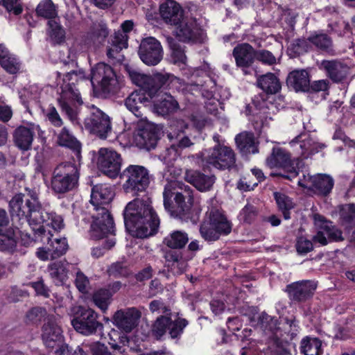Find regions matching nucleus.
Wrapping results in <instances>:
<instances>
[{
    "label": "nucleus",
    "instance_id": "f257e3e1",
    "mask_svg": "<svg viewBox=\"0 0 355 355\" xmlns=\"http://www.w3.org/2000/svg\"><path fill=\"white\" fill-rule=\"evenodd\" d=\"M123 216L126 229L137 238H147L157 232L159 218L147 196L130 202L125 208Z\"/></svg>",
    "mask_w": 355,
    "mask_h": 355
},
{
    "label": "nucleus",
    "instance_id": "f03ea898",
    "mask_svg": "<svg viewBox=\"0 0 355 355\" xmlns=\"http://www.w3.org/2000/svg\"><path fill=\"white\" fill-rule=\"evenodd\" d=\"M113 197L112 188L106 184H98L92 189L90 202L96 211L92 215L93 222L90 229V236L94 239H101L108 234H114L113 218L104 207L112 201Z\"/></svg>",
    "mask_w": 355,
    "mask_h": 355
},
{
    "label": "nucleus",
    "instance_id": "7ed1b4c3",
    "mask_svg": "<svg viewBox=\"0 0 355 355\" xmlns=\"http://www.w3.org/2000/svg\"><path fill=\"white\" fill-rule=\"evenodd\" d=\"M9 206L12 220H24L30 225L40 226L49 216L42 209L37 193L33 191L15 195L10 201Z\"/></svg>",
    "mask_w": 355,
    "mask_h": 355
},
{
    "label": "nucleus",
    "instance_id": "20e7f679",
    "mask_svg": "<svg viewBox=\"0 0 355 355\" xmlns=\"http://www.w3.org/2000/svg\"><path fill=\"white\" fill-rule=\"evenodd\" d=\"M164 205L171 215L187 218L193 203V190L184 183L172 180L164 187Z\"/></svg>",
    "mask_w": 355,
    "mask_h": 355
},
{
    "label": "nucleus",
    "instance_id": "39448f33",
    "mask_svg": "<svg viewBox=\"0 0 355 355\" xmlns=\"http://www.w3.org/2000/svg\"><path fill=\"white\" fill-rule=\"evenodd\" d=\"M83 80H84L83 73L73 69L67 72L63 78L64 84L62 86L60 98L58 99V102L62 111L66 113L72 122L76 121L77 114L76 111L69 105V102L83 103L79 89L76 87L78 83Z\"/></svg>",
    "mask_w": 355,
    "mask_h": 355
},
{
    "label": "nucleus",
    "instance_id": "423d86ee",
    "mask_svg": "<svg viewBox=\"0 0 355 355\" xmlns=\"http://www.w3.org/2000/svg\"><path fill=\"white\" fill-rule=\"evenodd\" d=\"M79 175V170L74 163H60L53 171L51 188L56 193L69 192L77 187Z\"/></svg>",
    "mask_w": 355,
    "mask_h": 355
},
{
    "label": "nucleus",
    "instance_id": "0eeeda50",
    "mask_svg": "<svg viewBox=\"0 0 355 355\" xmlns=\"http://www.w3.org/2000/svg\"><path fill=\"white\" fill-rule=\"evenodd\" d=\"M208 217L200 225L201 236L207 241H215L221 235L231 232L232 224L226 216L218 209L212 208L207 213Z\"/></svg>",
    "mask_w": 355,
    "mask_h": 355
},
{
    "label": "nucleus",
    "instance_id": "6e6552de",
    "mask_svg": "<svg viewBox=\"0 0 355 355\" xmlns=\"http://www.w3.org/2000/svg\"><path fill=\"white\" fill-rule=\"evenodd\" d=\"M120 178L124 180L123 189L125 192L133 195L144 192L150 184L148 170L139 165H130L120 173Z\"/></svg>",
    "mask_w": 355,
    "mask_h": 355
},
{
    "label": "nucleus",
    "instance_id": "1a4fd4ad",
    "mask_svg": "<svg viewBox=\"0 0 355 355\" xmlns=\"http://www.w3.org/2000/svg\"><path fill=\"white\" fill-rule=\"evenodd\" d=\"M129 76L132 82L141 89L139 91L147 94L151 99L162 87L169 85L173 76L168 73H156L151 76L138 73L134 70H128Z\"/></svg>",
    "mask_w": 355,
    "mask_h": 355
},
{
    "label": "nucleus",
    "instance_id": "9d476101",
    "mask_svg": "<svg viewBox=\"0 0 355 355\" xmlns=\"http://www.w3.org/2000/svg\"><path fill=\"white\" fill-rule=\"evenodd\" d=\"M266 164L270 168H282L289 174L284 175L286 179L297 176L302 166L300 157L292 159L289 152L280 147H273L270 155L266 159Z\"/></svg>",
    "mask_w": 355,
    "mask_h": 355
},
{
    "label": "nucleus",
    "instance_id": "9b49d317",
    "mask_svg": "<svg viewBox=\"0 0 355 355\" xmlns=\"http://www.w3.org/2000/svg\"><path fill=\"white\" fill-rule=\"evenodd\" d=\"M91 82L98 84L105 95L116 94L121 88L119 77L114 69L104 62L96 64L92 71Z\"/></svg>",
    "mask_w": 355,
    "mask_h": 355
},
{
    "label": "nucleus",
    "instance_id": "f8f14e48",
    "mask_svg": "<svg viewBox=\"0 0 355 355\" xmlns=\"http://www.w3.org/2000/svg\"><path fill=\"white\" fill-rule=\"evenodd\" d=\"M71 323L74 329L85 336L95 334L103 329V324L98 320V314L90 308L79 306Z\"/></svg>",
    "mask_w": 355,
    "mask_h": 355
},
{
    "label": "nucleus",
    "instance_id": "ddd939ff",
    "mask_svg": "<svg viewBox=\"0 0 355 355\" xmlns=\"http://www.w3.org/2000/svg\"><path fill=\"white\" fill-rule=\"evenodd\" d=\"M86 130L101 139H106L112 132L110 116L100 109L92 107L89 114L85 119Z\"/></svg>",
    "mask_w": 355,
    "mask_h": 355
},
{
    "label": "nucleus",
    "instance_id": "4468645a",
    "mask_svg": "<svg viewBox=\"0 0 355 355\" xmlns=\"http://www.w3.org/2000/svg\"><path fill=\"white\" fill-rule=\"evenodd\" d=\"M159 134V128L155 123L149 122L146 118L139 120L135 140L138 146L149 150L156 146Z\"/></svg>",
    "mask_w": 355,
    "mask_h": 355
},
{
    "label": "nucleus",
    "instance_id": "2eb2a0df",
    "mask_svg": "<svg viewBox=\"0 0 355 355\" xmlns=\"http://www.w3.org/2000/svg\"><path fill=\"white\" fill-rule=\"evenodd\" d=\"M97 164L102 173L109 178H115L120 173L122 158L114 150L101 148L98 150Z\"/></svg>",
    "mask_w": 355,
    "mask_h": 355
},
{
    "label": "nucleus",
    "instance_id": "dca6fc26",
    "mask_svg": "<svg viewBox=\"0 0 355 355\" xmlns=\"http://www.w3.org/2000/svg\"><path fill=\"white\" fill-rule=\"evenodd\" d=\"M207 162L219 170H230L236 166V155L230 147L218 144L207 156Z\"/></svg>",
    "mask_w": 355,
    "mask_h": 355
},
{
    "label": "nucleus",
    "instance_id": "f3484780",
    "mask_svg": "<svg viewBox=\"0 0 355 355\" xmlns=\"http://www.w3.org/2000/svg\"><path fill=\"white\" fill-rule=\"evenodd\" d=\"M138 54L141 61L146 65L155 66L162 60V46L156 38L148 37L141 40Z\"/></svg>",
    "mask_w": 355,
    "mask_h": 355
},
{
    "label": "nucleus",
    "instance_id": "a211bd4d",
    "mask_svg": "<svg viewBox=\"0 0 355 355\" xmlns=\"http://www.w3.org/2000/svg\"><path fill=\"white\" fill-rule=\"evenodd\" d=\"M297 184L303 188H307L313 191L318 195L327 196L331 193L334 187V181L330 175L326 174H318L315 175L304 174L303 179H300Z\"/></svg>",
    "mask_w": 355,
    "mask_h": 355
},
{
    "label": "nucleus",
    "instance_id": "6ab92c4d",
    "mask_svg": "<svg viewBox=\"0 0 355 355\" xmlns=\"http://www.w3.org/2000/svg\"><path fill=\"white\" fill-rule=\"evenodd\" d=\"M317 286L318 284L315 281L302 280L287 285L286 292L291 301L304 302L313 296Z\"/></svg>",
    "mask_w": 355,
    "mask_h": 355
},
{
    "label": "nucleus",
    "instance_id": "aec40b11",
    "mask_svg": "<svg viewBox=\"0 0 355 355\" xmlns=\"http://www.w3.org/2000/svg\"><path fill=\"white\" fill-rule=\"evenodd\" d=\"M174 35L180 42L184 43L201 42L203 40V31L192 21L184 18L175 26Z\"/></svg>",
    "mask_w": 355,
    "mask_h": 355
},
{
    "label": "nucleus",
    "instance_id": "412c9836",
    "mask_svg": "<svg viewBox=\"0 0 355 355\" xmlns=\"http://www.w3.org/2000/svg\"><path fill=\"white\" fill-rule=\"evenodd\" d=\"M141 313L135 307L121 309L115 312L113 323L125 333L131 332L138 324Z\"/></svg>",
    "mask_w": 355,
    "mask_h": 355
},
{
    "label": "nucleus",
    "instance_id": "4be33fe9",
    "mask_svg": "<svg viewBox=\"0 0 355 355\" xmlns=\"http://www.w3.org/2000/svg\"><path fill=\"white\" fill-rule=\"evenodd\" d=\"M42 339L48 348H54L62 343V330L53 316H48L42 327Z\"/></svg>",
    "mask_w": 355,
    "mask_h": 355
},
{
    "label": "nucleus",
    "instance_id": "5701e85b",
    "mask_svg": "<svg viewBox=\"0 0 355 355\" xmlns=\"http://www.w3.org/2000/svg\"><path fill=\"white\" fill-rule=\"evenodd\" d=\"M35 234L42 236L41 240L44 241L47 240V247L49 252H50V258L51 259H57L62 256L68 249L67 242L65 238L62 239H51L49 236L50 233H46V230L43 225L39 226L38 228H33Z\"/></svg>",
    "mask_w": 355,
    "mask_h": 355
},
{
    "label": "nucleus",
    "instance_id": "b1692460",
    "mask_svg": "<svg viewBox=\"0 0 355 355\" xmlns=\"http://www.w3.org/2000/svg\"><path fill=\"white\" fill-rule=\"evenodd\" d=\"M159 13L166 24L174 27L185 18L182 8L173 0L162 3L159 7Z\"/></svg>",
    "mask_w": 355,
    "mask_h": 355
},
{
    "label": "nucleus",
    "instance_id": "393cba45",
    "mask_svg": "<svg viewBox=\"0 0 355 355\" xmlns=\"http://www.w3.org/2000/svg\"><path fill=\"white\" fill-rule=\"evenodd\" d=\"M319 68L326 72L327 76L334 83H340L347 76L349 68L343 62L333 60H322Z\"/></svg>",
    "mask_w": 355,
    "mask_h": 355
},
{
    "label": "nucleus",
    "instance_id": "a878e982",
    "mask_svg": "<svg viewBox=\"0 0 355 355\" xmlns=\"http://www.w3.org/2000/svg\"><path fill=\"white\" fill-rule=\"evenodd\" d=\"M188 124L182 119L174 121L171 125V131L168 133L167 137L171 141L174 140L173 144L179 150L193 144L189 137L184 135V132L188 128Z\"/></svg>",
    "mask_w": 355,
    "mask_h": 355
},
{
    "label": "nucleus",
    "instance_id": "bb28decb",
    "mask_svg": "<svg viewBox=\"0 0 355 355\" xmlns=\"http://www.w3.org/2000/svg\"><path fill=\"white\" fill-rule=\"evenodd\" d=\"M255 51L256 49L248 43L237 44L232 51L236 65L242 69L252 66L255 60Z\"/></svg>",
    "mask_w": 355,
    "mask_h": 355
},
{
    "label": "nucleus",
    "instance_id": "cd10ccee",
    "mask_svg": "<svg viewBox=\"0 0 355 355\" xmlns=\"http://www.w3.org/2000/svg\"><path fill=\"white\" fill-rule=\"evenodd\" d=\"M185 179L201 192L210 191L215 182L214 175H207L200 171H190L186 173Z\"/></svg>",
    "mask_w": 355,
    "mask_h": 355
},
{
    "label": "nucleus",
    "instance_id": "c85d7f7f",
    "mask_svg": "<svg viewBox=\"0 0 355 355\" xmlns=\"http://www.w3.org/2000/svg\"><path fill=\"white\" fill-rule=\"evenodd\" d=\"M128 47V35L122 32H115L111 38L110 45L107 48V58L114 62H121L123 55L121 51Z\"/></svg>",
    "mask_w": 355,
    "mask_h": 355
},
{
    "label": "nucleus",
    "instance_id": "c756f323",
    "mask_svg": "<svg viewBox=\"0 0 355 355\" xmlns=\"http://www.w3.org/2000/svg\"><path fill=\"white\" fill-rule=\"evenodd\" d=\"M149 101V98L145 96L144 93L141 92V91H135L132 92L125 99V105L135 116L144 119L146 118V116H144L146 111V103Z\"/></svg>",
    "mask_w": 355,
    "mask_h": 355
},
{
    "label": "nucleus",
    "instance_id": "7c9ffc66",
    "mask_svg": "<svg viewBox=\"0 0 355 355\" xmlns=\"http://www.w3.org/2000/svg\"><path fill=\"white\" fill-rule=\"evenodd\" d=\"M288 88L296 92H307L310 87V78L307 71L304 69L294 70L290 72L286 78Z\"/></svg>",
    "mask_w": 355,
    "mask_h": 355
},
{
    "label": "nucleus",
    "instance_id": "2f4dec72",
    "mask_svg": "<svg viewBox=\"0 0 355 355\" xmlns=\"http://www.w3.org/2000/svg\"><path fill=\"white\" fill-rule=\"evenodd\" d=\"M70 264L66 261H57L48 266L47 270L56 286L64 285L68 279Z\"/></svg>",
    "mask_w": 355,
    "mask_h": 355
},
{
    "label": "nucleus",
    "instance_id": "473e14b6",
    "mask_svg": "<svg viewBox=\"0 0 355 355\" xmlns=\"http://www.w3.org/2000/svg\"><path fill=\"white\" fill-rule=\"evenodd\" d=\"M235 142L242 154H254L259 151L258 142L254 133L251 132L245 131L238 134L235 137Z\"/></svg>",
    "mask_w": 355,
    "mask_h": 355
},
{
    "label": "nucleus",
    "instance_id": "72a5a7b5",
    "mask_svg": "<svg viewBox=\"0 0 355 355\" xmlns=\"http://www.w3.org/2000/svg\"><path fill=\"white\" fill-rule=\"evenodd\" d=\"M179 109L178 101L171 94L164 93L154 102L153 111L159 115L165 116Z\"/></svg>",
    "mask_w": 355,
    "mask_h": 355
},
{
    "label": "nucleus",
    "instance_id": "f704fd0d",
    "mask_svg": "<svg viewBox=\"0 0 355 355\" xmlns=\"http://www.w3.org/2000/svg\"><path fill=\"white\" fill-rule=\"evenodd\" d=\"M164 259L166 266L170 268L174 274L180 275L186 270L187 263L183 259L181 252L173 249L166 250Z\"/></svg>",
    "mask_w": 355,
    "mask_h": 355
},
{
    "label": "nucleus",
    "instance_id": "c9c22d12",
    "mask_svg": "<svg viewBox=\"0 0 355 355\" xmlns=\"http://www.w3.org/2000/svg\"><path fill=\"white\" fill-rule=\"evenodd\" d=\"M34 137V128L19 126L13 133L14 143L19 149L28 150L31 148Z\"/></svg>",
    "mask_w": 355,
    "mask_h": 355
},
{
    "label": "nucleus",
    "instance_id": "e433bc0d",
    "mask_svg": "<svg viewBox=\"0 0 355 355\" xmlns=\"http://www.w3.org/2000/svg\"><path fill=\"white\" fill-rule=\"evenodd\" d=\"M109 35L107 25L103 21L94 23L87 33L86 42L96 47L102 45Z\"/></svg>",
    "mask_w": 355,
    "mask_h": 355
},
{
    "label": "nucleus",
    "instance_id": "4c0bfd02",
    "mask_svg": "<svg viewBox=\"0 0 355 355\" xmlns=\"http://www.w3.org/2000/svg\"><path fill=\"white\" fill-rule=\"evenodd\" d=\"M269 348L273 355H293L295 345L291 341L276 336L270 339Z\"/></svg>",
    "mask_w": 355,
    "mask_h": 355
},
{
    "label": "nucleus",
    "instance_id": "58836bf2",
    "mask_svg": "<svg viewBox=\"0 0 355 355\" xmlns=\"http://www.w3.org/2000/svg\"><path fill=\"white\" fill-rule=\"evenodd\" d=\"M299 327L295 318H285L278 324L274 336L291 341L297 334Z\"/></svg>",
    "mask_w": 355,
    "mask_h": 355
},
{
    "label": "nucleus",
    "instance_id": "ea45409f",
    "mask_svg": "<svg viewBox=\"0 0 355 355\" xmlns=\"http://www.w3.org/2000/svg\"><path fill=\"white\" fill-rule=\"evenodd\" d=\"M257 85L268 94H275L281 89L279 78L272 73H267L257 79Z\"/></svg>",
    "mask_w": 355,
    "mask_h": 355
},
{
    "label": "nucleus",
    "instance_id": "a19ab883",
    "mask_svg": "<svg viewBox=\"0 0 355 355\" xmlns=\"http://www.w3.org/2000/svg\"><path fill=\"white\" fill-rule=\"evenodd\" d=\"M189 242L188 234L180 230H175L167 235L163 241V243L173 250H181Z\"/></svg>",
    "mask_w": 355,
    "mask_h": 355
},
{
    "label": "nucleus",
    "instance_id": "79ce46f5",
    "mask_svg": "<svg viewBox=\"0 0 355 355\" xmlns=\"http://www.w3.org/2000/svg\"><path fill=\"white\" fill-rule=\"evenodd\" d=\"M322 341L317 338L306 336L300 342V352L304 355H320Z\"/></svg>",
    "mask_w": 355,
    "mask_h": 355
},
{
    "label": "nucleus",
    "instance_id": "37998d69",
    "mask_svg": "<svg viewBox=\"0 0 355 355\" xmlns=\"http://www.w3.org/2000/svg\"><path fill=\"white\" fill-rule=\"evenodd\" d=\"M295 148H300V157L307 158L311 155V150H313V141L306 135H300L293 139L290 143Z\"/></svg>",
    "mask_w": 355,
    "mask_h": 355
},
{
    "label": "nucleus",
    "instance_id": "c03bdc74",
    "mask_svg": "<svg viewBox=\"0 0 355 355\" xmlns=\"http://www.w3.org/2000/svg\"><path fill=\"white\" fill-rule=\"evenodd\" d=\"M257 325L270 339L274 336V331L277 327V320L266 313L262 312L258 318Z\"/></svg>",
    "mask_w": 355,
    "mask_h": 355
},
{
    "label": "nucleus",
    "instance_id": "a18cd8bd",
    "mask_svg": "<svg viewBox=\"0 0 355 355\" xmlns=\"http://www.w3.org/2000/svg\"><path fill=\"white\" fill-rule=\"evenodd\" d=\"M58 142L60 146L67 147L75 151L77 155L80 153V143L69 132L65 127L63 128L58 136Z\"/></svg>",
    "mask_w": 355,
    "mask_h": 355
},
{
    "label": "nucleus",
    "instance_id": "49530a36",
    "mask_svg": "<svg viewBox=\"0 0 355 355\" xmlns=\"http://www.w3.org/2000/svg\"><path fill=\"white\" fill-rule=\"evenodd\" d=\"M310 43L317 49L325 52L332 51L333 42L331 38L325 33H314L308 37Z\"/></svg>",
    "mask_w": 355,
    "mask_h": 355
},
{
    "label": "nucleus",
    "instance_id": "de8ad7c7",
    "mask_svg": "<svg viewBox=\"0 0 355 355\" xmlns=\"http://www.w3.org/2000/svg\"><path fill=\"white\" fill-rule=\"evenodd\" d=\"M17 241L15 230L7 229L4 232L0 233V250L12 251L16 247Z\"/></svg>",
    "mask_w": 355,
    "mask_h": 355
},
{
    "label": "nucleus",
    "instance_id": "09e8293b",
    "mask_svg": "<svg viewBox=\"0 0 355 355\" xmlns=\"http://www.w3.org/2000/svg\"><path fill=\"white\" fill-rule=\"evenodd\" d=\"M36 12L38 16L52 20L57 15L55 4L51 0H43L37 6Z\"/></svg>",
    "mask_w": 355,
    "mask_h": 355
},
{
    "label": "nucleus",
    "instance_id": "8fccbe9b",
    "mask_svg": "<svg viewBox=\"0 0 355 355\" xmlns=\"http://www.w3.org/2000/svg\"><path fill=\"white\" fill-rule=\"evenodd\" d=\"M274 196L279 209L282 212L284 219H289L291 218L290 210L294 207L291 199L286 195L279 192L274 193Z\"/></svg>",
    "mask_w": 355,
    "mask_h": 355
},
{
    "label": "nucleus",
    "instance_id": "3c124183",
    "mask_svg": "<svg viewBox=\"0 0 355 355\" xmlns=\"http://www.w3.org/2000/svg\"><path fill=\"white\" fill-rule=\"evenodd\" d=\"M0 63L1 67L11 74L16 73L19 69V64L15 58L11 57L6 49L1 50Z\"/></svg>",
    "mask_w": 355,
    "mask_h": 355
},
{
    "label": "nucleus",
    "instance_id": "603ef678",
    "mask_svg": "<svg viewBox=\"0 0 355 355\" xmlns=\"http://www.w3.org/2000/svg\"><path fill=\"white\" fill-rule=\"evenodd\" d=\"M170 325V317L161 315L158 317L152 326V334L157 339L159 340L166 334Z\"/></svg>",
    "mask_w": 355,
    "mask_h": 355
},
{
    "label": "nucleus",
    "instance_id": "864d4df0",
    "mask_svg": "<svg viewBox=\"0 0 355 355\" xmlns=\"http://www.w3.org/2000/svg\"><path fill=\"white\" fill-rule=\"evenodd\" d=\"M94 304L105 312L111 301V293L109 290L99 289L93 294Z\"/></svg>",
    "mask_w": 355,
    "mask_h": 355
},
{
    "label": "nucleus",
    "instance_id": "5fc2aeb1",
    "mask_svg": "<svg viewBox=\"0 0 355 355\" xmlns=\"http://www.w3.org/2000/svg\"><path fill=\"white\" fill-rule=\"evenodd\" d=\"M49 26V36L55 44H60L64 41L65 31L55 20L48 21Z\"/></svg>",
    "mask_w": 355,
    "mask_h": 355
},
{
    "label": "nucleus",
    "instance_id": "6e6d98bb",
    "mask_svg": "<svg viewBox=\"0 0 355 355\" xmlns=\"http://www.w3.org/2000/svg\"><path fill=\"white\" fill-rule=\"evenodd\" d=\"M188 324V321L184 318H178L173 321L170 318V325H168V334L171 338H177L183 333L184 329Z\"/></svg>",
    "mask_w": 355,
    "mask_h": 355
},
{
    "label": "nucleus",
    "instance_id": "4d7b16f0",
    "mask_svg": "<svg viewBox=\"0 0 355 355\" xmlns=\"http://www.w3.org/2000/svg\"><path fill=\"white\" fill-rule=\"evenodd\" d=\"M170 48L172 51L171 55L175 63L184 64L187 60V56L183 48L171 37L167 38Z\"/></svg>",
    "mask_w": 355,
    "mask_h": 355
},
{
    "label": "nucleus",
    "instance_id": "13d9d810",
    "mask_svg": "<svg viewBox=\"0 0 355 355\" xmlns=\"http://www.w3.org/2000/svg\"><path fill=\"white\" fill-rule=\"evenodd\" d=\"M340 218L347 225H355V205H345L340 211Z\"/></svg>",
    "mask_w": 355,
    "mask_h": 355
},
{
    "label": "nucleus",
    "instance_id": "bf43d9fd",
    "mask_svg": "<svg viewBox=\"0 0 355 355\" xmlns=\"http://www.w3.org/2000/svg\"><path fill=\"white\" fill-rule=\"evenodd\" d=\"M255 53V60L261 62L263 64L272 66L277 63L276 57L268 50H256Z\"/></svg>",
    "mask_w": 355,
    "mask_h": 355
},
{
    "label": "nucleus",
    "instance_id": "052dcab7",
    "mask_svg": "<svg viewBox=\"0 0 355 355\" xmlns=\"http://www.w3.org/2000/svg\"><path fill=\"white\" fill-rule=\"evenodd\" d=\"M322 230L325 232L331 241H339L343 240L342 232L333 225L332 223H326L322 227Z\"/></svg>",
    "mask_w": 355,
    "mask_h": 355
},
{
    "label": "nucleus",
    "instance_id": "680f3d73",
    "mask_svg": "<svg viewBox=\"0 0 355 355\" xmlns=\"http://www.w3.org/2000/svg\"><path fill=\"white\" fill-rule=\"evenodd\" d=\"M309 40L305 39L295 40L290 45L289 50L295 54L300 55L307 52L309 49Z\"/></svg>",
    "mask_w": 355,
    "mask_h": 355
},
{
    "label": "nucleus",
    "instance_id": "e2e57ef3",
    "mask_svg": "<svg viewBox=\"0 0 355 355\" xmlns=\"http://www.w3.org/2000/svg\"><path fill=\"white\" fill-rule=\"evenodd\" d=\"M46 315V311L42 307H34L26 313L27 319L33 323H37L42 321Z\"/></svg>",
    "mask_w": 355,
    "mask_h": 355
},
{
    "label": "nucleus",
    "instance_id": "0e129e2a",
    "mask_svg": "<svg viewBox=\"0 0 355 355\" xmlns=\"http://www.w3.org/2000/svg\"><path fill=\"white\" fill-rule=\"evenodd\" d=\"M110 276L115 277H126L129 274L128 269L122 263L116 262L110 266L108 269Z\"/></svg>",
    "mask_w": 355,
    "mask_h": 355
},
{
    "label": "nucleus",
    "instance_id": "69168bd1",
    "mask_svg": "<svg viewBox=\"0 0 355 355\" xmlns=\"http://www.w3.org/2000/svg\"><path fill=\"white\" fill-rule=\"evenodd\" d=\"M257 209L252 205L247 204L242 209L240 216L246 223H250L257 216Z\"/></svg>",
    "mask_w": 355,
    "mask_h": 355
},
{
    "label": "nucleus",
    "instance_id": "338daca9",
    "mask_svg": "<svg viewBox=\"0 0 355 355\" xmlns=\"http://www.w3.org/2000/svg\"><path fill=\"white\" fill-rule=\"evenodd\" d=\"M255 340L250 341L248 346L241 348V355H262L263 349Z\"/></svg>",
    "mask_w": 355,
    "mask_h": 355
},
{
    "label": "nucleus",
    "instance_id": "774afa93",
    "mask_svg": "<svg viewBox=\"0 0 355 355\" xmlns=\"http://www.w3.org/2000/svg\"><path fill=\"white\" fill-rule=\"evenodd\" d=\"M92 355H112L108 350L107 346L100 342H95L88 344Z\"/></svg>",
    "mask_w": 355,
    "mask_h": 355
}]
</instances>
